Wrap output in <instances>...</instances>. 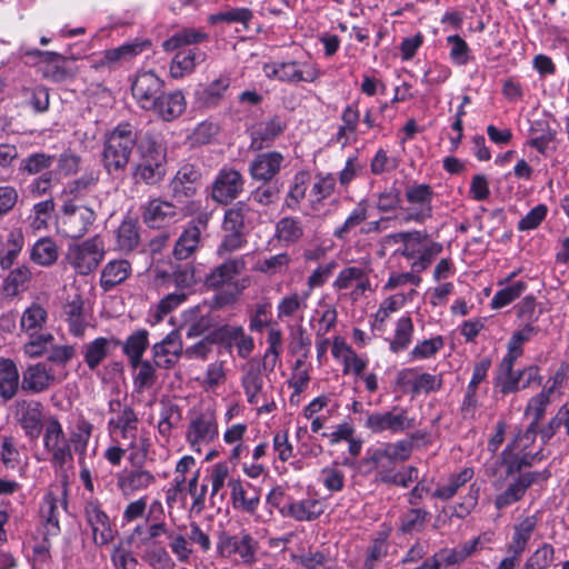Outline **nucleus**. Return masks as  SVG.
I'll list each match as a JSON object with an SVG mask.
<instances>
[{
	"instance_id": "nucleus-1",
	"label": "nucleus",
	"mask_w": 569,
	"mask_h": 569,
	"mask_svg": "<svg viewBox=\"0 0 569 569\" xmlns=\"http://www.w3.org/2000/svg\"><path fill=\"white\" fill-rule=\"evenodd\" d=\"M92 431L93 425L80 416L76 422V430L68 437L59 419L50 416L46 420L42 436L46 460L56 471H61L68 465H72L76 453L79 465H82Z\"/></svg>"
},
{
	"instance_id": "nucleus-2",
	"label": "nucleus",
	"mask_w": 569,
	"mask_h": 569,
	"mask_svg": "<svg viewBox=\"0 0 569 569\" xmlns=\"http://www.w3.org/2000/svg\"><path fill=\"white\" fill-rule=\"evenodd\" d=\"M137 139L133 126L128 122L119 123L106 136L101 158L103 168L109 174L126 170Z\"/></svg>"
},
{
	"instance_id": "nucleus-3",
	"label": "nucleus",
	"mask_w": 569,
	"mask_h": 569,
	"mask_svg": "<svg viewBox=\"0 0 569 569\" xmlns=\"http://www.w3.org/2000/svg\"><path fill=\"white\" fill-rule=\"evenodd\" d=\"M96 211L86 203H74L62 200V204L56 216L57 233L63 238H82L96 221Z\"/></svg>"
},
{
	"instance_id": "nucleus-4",
	"label": "nucleus",
	"mask_w": 569,
	"mask_h": 569,
	"mask_svg": "<svg viewBox=\"0 0 569 569\" xmlns=\"http://www.w3.org/2000/svg\"><path fill=\"white\" fill-rule=\"evenodd\" d=\"M397 243H402V249H397L393 256H402L415 271H423L427 268V233L420 231L397 232L381 239L380 257L385 250Z\"/></svg>"
},
{
	"instance_id": "nucleus-5",
	"label": "nucleus",
	"mask_w": 569,
	"mask_h": 569,
	"mask_svg": "<svg viewBox=\"0 0 569 569\" xmlns=\"http://www.w3.org/2000/svg\"><path fill=\"white\" fill-rule=\"evenodd\" d=\"M26 57L36 59L34 66L41 77L52 83H62L76 77L78 70L73 60L54 51L28 49L23 52Z\"/></svg>"
},
{
	"instance_id": "nucleus-6",
	"label": "nucleus",
	"mask_w": 569,
	"mask_h": 569,
	"mask_svg": "<svg viewBox=\"0 0 569 569\" xmlns=\"http://www.w3.org/2000/svg\"><path fill=\"white\" fill-rule=\"evenodd\" d=\"M164 151L154 142L140 147V158L133 167L132 177L137 183L158 184L166 176Z\"/></svg>"
},
{
	"instance_id": "nucleus-7",
	"label": "nucleus",
	"mask_w": 569,
	"mask_h": 569,
	"mask_svg": "<svg viewBox=\"0 0 569 569\" xmlns=\"http://www.w3.org/2000/svg\"><path fill=\"white\" fill-rule=\"evenodd\" d=\"M218 437V422L216 413L210 410L194 411L188 423L186 441L190 448L200 453L203 446H208Z\"/></svg>"
},
{
	"instance_id": "nucleus-8",
	"label": "nucleus",
	"mask_w": 569,
	"mask_h": 569,
	"mask_svg": "<svg viewBox=\"0 0 569 569\" xmlns=\"http://www.w3.org/2000/svg\"><path fill=\"white\" fill-rule=\"evenodd\" d=\"M104 253L102 239L94 236L80 243L69 246L67 258L78 273L88 274L99 266Z\"/></svg>"
},
{
	"instance_id": "nucleus-9",
	"label": "nucleus",
	"mask_w": 569,
	"mask_h": 569,
	"mask_svg": "<svg viewBox=\"0 0 569 569\" xmlns=\"http://www.w3.org/2000/svg\"><path fill=\"white\" fill-rule=\"evenodd\" d=\"M262 69L267 78L287 83L315 82L321 76L315 64L293 60L268 62Z\"/></svg>"
},
{
	"instance_id": "nucleus-10",
	"label": "nucleus",
	"mask_w": 569,
	"mask_h": 569,
	"mask_svg": "<svg viewBox=\"0 0 569 569\" xmlns=\"http://www.w3.org/2000/svg\"><path fill=\"white\" fill-rule=\"evenodd\" d=\"M217 549L222 557L238 556L242 563L251 565L256 561L259 542L246 530L236 535L222 532Z\"/></svg>"
},
{
	"instance_id": "nucleus-11",
	"label": "nucleus",
	"mask_w": 569,
	"mask_h": 569,
	"mask_svg": "<svg viewBox=\"0 0 569 569\" xmlns=\"http://www.w3.org/2000/svg\"><path fill=\"white\" fill-rule=\"evenodd\" d=\"M244 183L246 180L240 171L223 167L211 184V198L219 204H230L243 192Z\"/></svg>"
},
{
	"instance_id": "nucleus-12",
	"label": "nucleus",
	"mask_w": 569,
	"mask_h": 569,
	"mask_svg": "<svg viewBox=\"0 0 569 569\" xmlns=\"http://www.w3.org/2000/svg\"><path fill=\"white\" fill-rule=\"evenodd\" d=\"M246 268L247 263L243 256L227 259L206 274L203 284L211 290L220 289L223 286H234L237 291L240 292L244 288V284H240L239 281H236V278L240 276Z\"/></svg>"
},
{
	"instance_id": "nucleus-13",
	"label": "nucleus",
	"mask_w": 569,
	"mask_h": 569,
	"mask_svg": "<svg viewBox=\"0 0 569 569\" xmlns=\"http://www.w3.org/2000/svg\"><path fill=\"white\" fill-rule=\"evenodd\" d=\"M163 89L164 81L153 71L138 73L131 84L134 101L146 111L156 107L154 103L164 91Z\"/></svg>"
},
{
	"instance_id": "nucleus-14",
	"label": "nucleus",
	"mask_w": 569,
	"mask_h": 569,
	"mask_svg": "<svg viewBox=\"0 0 569 569\" xmlns=\"http://www.w3.org/2000/svg\"><path fill=\"white\" fill-rule=\"evenodd\" d=\"M211 339L222 346L228 352L236 347L238 356L242 359L249 358L254 349L253 338L246 335L243 327L223 325L211 331Z\"/></svg>"
},
{
	"instance_id": "nucleus-15",
	"label": "nucleus",
	"mask_w": 569,
	"mask_h": 569,
	"mask_svg": "<svg viewBox=\"0 0 569 569\" xmlns=\"http://www.w3.org/2000/svg\"><path fill=\"white\" fill-rule=\"evenodd\" d=\"M143 223L150 229H162L178 221L179 212L173 202L161 198L150 199L141 209Z\"/></svg>"
},
{
	"instance_id": "nucleus-16",
	"label": "nucleus",
	"mask_w": 569,
	"mask_h": 569,
	"mask_svg": "<svg viewBox=\"0 0 569 569\" xmlns=\"http://www.w3.org/2000/svg\"><path fill=\"white\" fill-rule=\"evenodd\" d=\"M412 419H410L407 411L401 408H395L386 412L371 413L366 420V427L373 433L383 431L400 433L412 428Z\"/></svg>"
},
{
	"instance_id": "nucleus-17",
	"label": "nucleus",
	"mask_w": 569,
	"mask_h": 569,
	"mask_svg": "<svg viewBox=\"0 0 569 569\" xmlns=\"http://www.w3.org/2000/svg\"><path fill=\"white\" fill-rule=\"evenodd\" d=\"M59 382L53 369L44 362L29 365L22 371L21 390L27 393H41Z\"/></svg>"
},
{
	"instance_id": "nucleus-18",
	"label": "nucleus",
	"mask_w": 569,
	"mask_h": 569,
	"mask_svg": "<svg viewBox=\"0 0 569 569\" xmlns=\"http://www.w3.org/2000/svg\"><path fill=\"white\" fill-rule=\"evenodd\" d=\"M284 157L279 151L258 153L249 163V174L258 182H271L283 167Z\"/></svg>"
},
{
	"instance_id": "nucleus-19",
	"label": "nucleus",
	"mask_w": 569,
	"mask_h": 569,
	"mask_svg": "<svg viewBox=\"0 0 569 569\" xmlns=\"http://www.w3.org/2000/svg\"><path fill=\"white\" fill-rule=\"evenodd\" d=\"M183 353L181 336L172 330L160 342L152 346V356L156 367L171 369Z\"/></svg>"
},
{
	"instance_id": "nucleus-20",
	"label": "nucleus",
	"mask_w": 569,
	"mask_h": 569,
	"mask_svg": "<svg viewBox=\"0 0 569 569\" xmlns=\"http://www.w3.org/2000/svg\"><path fill=\"white\" fill-rule=\"evenodd\" d=\"M262 369L263 366L256 361L248 362L242 369L241 387L250 405L257 406L261 400H267L268 391L264 390Z\"/></svg>"
},
{
	"instance_id": "nucleus-21",
	"label": "nucleus",
	"mask_w": 569,
	"mask_h": 569,
	"mask_svg": "<svg viewBox=\"0 0 569 569\" xmlns=\"http://www.w3.org/2000/svg\"><path fill=\"white\" fill-rule=\"evenodd\" d=\"M201 173L196 166L183 164L170 182L173 199L178 202L192 198L198 189Z\"/></svg>"
},
{
	"instance_id": "nucleus-22",
	"label": "nucleus",
	"mask_w": 569,
	"mask_h": 569,
	"mask_svg": "<svg viewBox=\"0 0 569 569\" xmlns=\"http://www.w3.org/2000/svg\"><path fill=\"white\" fill-rule=\"evenodd\" d=\"M150 46L151 42L149 40L134 39L133 41L126 42L117 48L104 50L99 61V66L112 68L118 64L129 62L143 51L148 50Z\"/></svg>"
},
{
	"instance_id": "nucleus-23",
	"label": "nucleus",
	"mask_w": 569,
	"mask_h": 569,
	"mask_svg": "<svg viewBox=\"0 0 569 569\" xmlns=\"http://www.w3.org/2000/svg\"><path fill=\"white\" fill-rule=\"evenodd\" d=\"M121 341L114 337H98L86 342L81 347V355L86 366L96 371L100 365L110 356L112 349L120 346Z\"/></svg>"
},
{
	"instance_id": "nucleus-24",
	"label": "nucleus",
	"mask_w": 569,
	"mask_h": 569,
	"mask_svg": "<svg viewBox=\"0 0 569 569\" xmlns=\"http://www.w3.org/2000/svg\"><path fill=\"white\" fill-rule=\"evenodd\" d=\"M156 107L149 111L153 112L159 119L166 122H171L178 119L187 109V100L182 90H173L162 92Z\"/></svg>"
},
{
	"instance_id": "nucleus-25",
	"label": "nucleus",
	"mask_w": 569,
	"mask_h": 569,
	"mask_svg": "<svg viewBox=\"0 0 569 569\" xmlns=\"http://www.w3.org/2000/svg\"><path fill=\"white\" fill-rule=\"evenodd\" d=\"M411 453V442L400 440L393 443H385L372 453L371 460L378 471L391 469L397 462H401L409 458Z\"/></svg>"
},
{
	"instance_id": "nucleus-26",
	"label": "nucleus",
	"mask_w": 569,
	"mask_h": 569,
	"mask_svg": "<svg viewBox=\"0 0 569 569\" xmlns=\"http://www.w3.org/2000/svg\"><path fill=\"white\" fill-rule=\"evenodd\" d=\"M408 207L402 208L401 219L403 222H423L427 218V184H412L406 190Z\"/></svg>"
},
{
	"instance_id": "nucleus-27",
	"label": "nucleus",
	"mask_w": 569,
	"mask_h": 569,
	"mask_svg": "<svg viewBox=\"0 0 569 569\" xmlns=\"http://www.w3.org/2000/svg\"><path fill=\"white\" fill-rule=\"evenodd\" d=\"M88 525L92 529L93 540L97 545L103 546L113 539V530L107 513L101 510L97 502H88L84 508Z\"/></svg>"
},
{
	"instance_id": "nucleus-28",
	"label": "nucleus",
	"mask_w": 569,
	"mask_h": 569,
	"mask_svg": "<svg viewBox=\"0 0 569 569\" xmlns=\"http://www.w3.org/2000/svg\"><path fill=\"white\" fill-rule=\"evenodd\" d=\"M140 467L124 469L117 473V486L123 496H131L137 491L146 490L154 483L156 477Z\"/></svg>"
},
{
	"instance_id": "nucleus-29",
	"label": "nucleus",
	"mask_w": 569,
	"mask_h": 569,
	"mask_svg": "<svg viewBox=\"0 0 569 569\" xmlns=\"http://www.w3.org/2000/svg\"><path fill=\"white\" fill-rule=\"evenodd\" d=\"M480 538L465 542L458 548H443L432 557L429 569H447L449 566L459 565L470 557L478 548Z\"/></svg>"
},
{
	"instance_id": "nucleus-30",
	"label": "nucleus",
	"mask_w": 569,
	"mask_h": 569,
	"mask_svg": "<svg viewBox=\"0 0 569 569\" xmlns=\"http://www.w3.org/2000/svg\"><path fill=\"white\" fill-rule=\"evenodd\" d=\"M228 486L231 489L233 508L253 515L260 503V491L250 483L244 485L240 479H230Z\"/></svg>"
},
{
	"instance_id": "nucleus-31",
	"label": "nucleus",
	"mask_w": 569,
	"mask_h": 569,
	"mask_svg": "<svg viewBox=\"0 0 569 569\" xmlns=\"http://www.w3.org/2000/svg\"><path fill=\"white\" fill-rule=\"evenodd\" d=\"M138 423L139 419L136 411L126 406L116 418L109 420L108 427L119 441L127 443L133 441L134 435L138 433Z\"/></svg>"
},
{
	"instance_id": "nucleus-32",
	"label": "nucleus",
	"mask_w": 569,
	"mask_h": 569,
	"mask_svg": "<svg viewBox=\"0 0 569 569\" xmlns=\"http://www.w3.org/2000/svg\"><path fill=\"white\" fill-rule=\"evenodd\" d=\"M336 191V177L332 173H318L309 192L308 202L313 213H319L325 208V201L330 199Z\"/></svg>"
},
{
	"instance_id": "nucleus-33",
	"label": "nucleus",
	"mask_w": 569,
	"mask_h": 569,
	"mask_svg": "<svg viewBox=\"0 0 569 569\" xmlns=\"http://www.w3.org/2000/svg\"><path fill=\"white\" fill-rule=\"evenodd\" d=\"M281 513L297 521H312L323 513V506L316 498L291 500L281 510Z\"/></svg>"
},
{
	"instance_id": "nucleus-34",
	"label": "nucleus",
	"mask_w": 569,
	"mask_h": 569,
	"mask_svg": "<svg viewBox=\"0 0 569 569\" xmlns=\"http://www.w3.org/2000/svg\"><path fill=\"white\" fill-rule=\"evenodd\" d=\"M206 58V52L199 48H189L178 51L170 64L171 77L178 79L182 78L184 74L191 73Z\"/></svg>"
},
{
	"instance_id": "nucleus-35",
	"label": "nucleus",
	"mask_w": 569,
	"mask_h": 569,
	"mask_svg": "<svg viewBox=\"0 0 569 569\" xmlns=\"http://www.w3.org/2000/svg\"><path fill=\"white\" fill-rule=\"evenodd\" d=\"M56 160V154L43 151L32 152L20 160L18 171L23 177L43 176L48 172H53L52 167Z\"/></svg>"
},
{
	"instance_id": "nucleus-36",
	"label": "nucleus",
	"mask_w": 569,
	"mask_h": 569,
	"mask_svg": "<svg viewBox=\"0 0 569 569\" xmlns=\"http://www.w3.org/2000/svg\"><path fill=\"white\" fill-rule=\"evenodd\" d=\"M231 82L232 79L229 73H221L203 89L197 91V98L202 106L207 108H216L226 98Z\"/></svg>"
},
{
	"instance_id": "nucleus-37",
	"label": "nucleus",
	"mask_w": 569,
	"mask_h": 569,
	"mask_svg": "<svg viewBox=\"0 0 569 569\" xmlns=\"http://www.w3.org/2000/svg\"><path fill=\"white\" fill-rule=\"evenodd\" d=\"M131 272L132 268L128 260H111L102 268L100 276V287L104 291H110L124 282L131 276Z\"/></svg>"
},
{
	"instance_id": "nucleus-38",
	"label": "nucleus",
	"mask_w": 569,
	"mask_h": 569,
	"mask_svg": "<svg viewBox=\"0 0 569 569\" xmlns=\"http://www.w3.org/2000/svg\"><path fill=\"white\" fill-rule=\"evenodd\" d=\"M19 422L27 437H39L42 430V406L38 401H22Z\"/></svg>"
},
{
	"instance_id": "nucleus-39",
	"label": "nucleus",
	"mask_w": 569,
	"mask_h": 569,
	"mask_svg": "<svg viewBox=\"0 0 569 569\" xmlns=\"http://www.w3.org/2000/svg\"><path fill=\"white\" fill-rule=\"evenodd\" d=\"M17 365L8 358H0V397L9 401L17 395L21 382Z\"/></svg>"
},
{
	"instance_id": "nucleus-40",
	"label": "nucleus",
	"mask_w": 569,
	"mask_h": 569,
	"mask_svg": "<svg viewBox=\"0 0 569 569\" xmlns=\"http://www.w3.org/2000/svg\"><path fill=\"white\" fill-rule=\"evenodd\" d=\"M24 246V236L21 229H11L1 236L0 253H2L1 269L9 270L16 262Z\"/></svg>"
},
{
	"instance_id": "nucleus-41",
	"label": "nucleus",
	"mask_w": 569,
	"mask_h": 569,
	"mask_svg": "<svg viewBox=\"0 0 569 569\" xmlns=\"http://www.w3.org/2000/svg\"><path fill=\"white\" fill-rule=\"evenodd\" d=\"M99 173L89 171L78 179L70 181L63 190L62 200H69L74 203H84V196L97 187Z\"/></svg>"
},
{
	"instance_id": "nucleus-42",
	"label": "nucleus",
	"mask_w": 569,
	"mask_h": 569,
	"mask_svg": "<svg viewBox=\"0 0 569 569\" xmlns=\"http://www.w3.org/2000/svg\"><path fill=\"white\" fill-rule=\"evenodd\" d=\"M309 178H310L309 172L305 171V170L297 171L293 174L292 181L289 186V190L287 191L283 202H282V206H281L282 211L299 210L302 200L306 198Z\"/></svg>"
},
{
	"instance_id": "nucleus-43",
	"label": "nucleus",
	"mask_w": 569,
	"mask_h": 569,
	"mask_svg": "<svg viewBox=\"0 0 569 569\" xmlns=\"http://www.w3.org/2000/svg\"><path fill=\"white\" fill-rule=\"evenodd\" d=\"M396 382L403 393L419 395L427 390V371L422 367L405 368L398 373Z\"/></svg>"
},
{
	"instance_id": "nucleus-44",
	"label": "nucleus",
	"mask_w": 569,
	"mask_h": 569,
	"mask_svg": "<svg viewBox=\"0 0 569 569\" xmlns=\"http://www.w3.org/2000/svg\"><path fill=\"white\" fill-rule=\"evenodd\" d=\"M120 346L131 367L136 368L149 346V332L146 329H139L128 336Z\"/></svg>"
},
{
	"instance_id": "nucleus-45",
	"label": "nucleus",
	"mask_w": 569,
	"mask_h": 569,
	"mask_svg": "<svg viewBox=\"0 0 569 569\" xmlns=\"http://www.w3.org/2000/svg\"><path fill=\"white\" fill-rule=\"evenodd\" d=\"M529 133L530 139L527 141L528 146L535 148L542 156L547 154L548 144L556 139L557 134L556 130H553L545 119L533 121Z\"/></svg>"
},
{
	"instance_id": "nucleus-46",
	"label": "nucleus",
	"mask_w": 569,
	"mask_h": 569,
	"mask_svg": "<svg viewBox=\"0 0 569 569\" xmlns=\"http://www.w3.org/2000/svg\"><path fill=\"white\" fill-rule=\"evenodd\" d=\"M208 38V33L201 29L183 28L176 31L169 39L163 41L162 48L168 52L174 51L186 46L204 42Z\"/></svg>"
},
{
	"instance_id": "nucleus-47",
	"label": "nucleus",
	"mask_w": 569,
	"mask_h": 569,
	"mask_svg": "<svg viewBox=\"0 0 569 569\" xmlns=\"http://www.w3.org/2000/svg\"><path fill=\"white\" fill-rule=\"evenodd\" d=\"M201 242V231L193 226H187L176 241L173 257L177 260L190 258L199 248Z\"/></svg>"
},
{
	"instance_id": "nucleus-48",
	"label": "nucleus",
	"mask_w": 569,
	"mask_h": 569,
	"mask_svg": "<svg viewBox=\"0 0 569 569\" xmlns=\"http://www.w3.org/2000/svg\"><path fill=\"white\" fill-rule=\"evenodd\" d=\"M303 232L302 221L298 217H283L276 224L277 239L287 246L297 243Z\"/></svg>"
},
{
	"instance_id": "nucleus-49",
	"label": "nucleus",
	"mask_w": 569,
	"mask_h": 569,
	"mask_svg": "<svg viewBox=\"0 0 569 569\" xmlns=\"http://www.w3.org/2000/svg\"><path fill=\"white\" fill-rule=\"evenodd\" d=\"M528 489V482H525L522 477L518 475L517 478L508 483L502 492L496 496L493 501L495 507L498 510H502L512 506L525 497Z\"/></svg>"
},
{
	"instance_id": "nucleus-50",
	"label": "nucleus",
	"mask_w": 569,
	"mask_h": 569,
	"mask_svg": "<svg viewBox=\"0 0 569 569\" xmlns=\"http://www.w3.org/2000/svg\"><path fill=\"white\" fill-rule=\"evenodd\" d=\"M69 331L74 337H82L87 327L83 315V300L77 296L64 306Z\"/></svg>"
},
{
	"instance_id": "nucleus-51",
	"label": "nucleus",
	"mask_w": 569,
	"mask_h": 569,
	"mask_svg": "<svg viewBox=\"0 0 569 569\" xmlns=\"http://www.w3.org/2000/svg\"><path fill=\"white\" fill-rule=\"evenodd\" d=\"M47 310L39 303H32L22 313L20 319L21 330L29 336L38 333L47 322Z\"/></svg>"
},
{
	"instance_id": "nucleus-52",
	"label": "nucleus",
	"mask_w": 569,
	"mask_h": 569,
	"mask_svg": "<svg viewBox=\"0 0 569 569\" xmlns=\"http://www.w3.org/2000/svg\"><path fill=\"white\" fill-rule=\"evenodd\" d=\"M252 212L248 201H237L224 211L222 230L243 231L244 219Z\"/></svg>"
},
{
	"instance_id": "nucleus-53",
	"label": "nucleus",
	"mask_w": 569,
	"mask_h": 569,
	"mask_svg": "<svg viewBox=\"0 0 569 569\" xmlns=\"http://www.w3.org/2000/svg\"><path fill=\"white\" fill-rule=\"evenodd\" d=\"M30 259L39 266H51L58 259V248L50 238H41L31 248Z\"/></svg>"
},
{
	"instance_id": "nucleus-54",
	"label": "nucleus",
	"mask_w": 569,
	"mask_h": 569,
	"mask_svg": "<svg viewBox=\"0 0 569 569\" xmlns=\"http://www.w3.org/2000/svg\"><path fill=\"white\" fill-rule=\"evenodd\" d=\"M40 517L46 525L47 535L56 536L60 532L58 499L52 493H48L43 497L40 507Z\"/></svg>"
},
{
	"instance_id": "nucleus-55",
	"label": "nucleus",
	"mask_w": 569,
	"mask_h": 569,
	"mask_svg": "<svg viewBox=\"0 0 569 569\" xmlns=\"http://www.w3.org/2000/svg\"><path fill=\"white\" fill-rule=\"evenodd\" d=\"M252 19L253 12L249 8L229 7L223 11L210 14L208 22L212 26L218 23H241L244 27H248Z\"/></svg>"
},
{
	"instance_id": "nucleus-56",
	"label": "nucleus",
	"mask_w": 569,
	"mask_h": 569,
	"mask_svg": "<svg viewBox=\"0 0 569 569\" xmlns=\"http://www.w3.org/2000/svg\"><path fill=\"white\" fill-rule=\"evenodd\" d=\"M473 477L472 468H463L459 473L451 475L449 479L437 487L433 496L447 500L456 495L458 489Z\"/></svg>"
},
{
	"instance_id": "nucleus-57",
	"label": "nucleus",
	"mask_w": 569,
	"mask_h": 569,
	"mask_svg": "<svg viewBox=\"0 0 569 569\" xmlns=\"http://www.w3.org/2000/svg\"><path fill=\"white\" fill-rule=\"evenodd\" d=\"M309 292H292L284 296L277 306V317L282 320L284 318L293 317L298 311L307 308V300Z\"/></svg>"
},
{
	"instance_id": "nucleus-58",
	"label": "nucleus",
	"mask_w": 569,
	"mask_h": 569,
	"mask_svg": "<svg viewBox=\"0 0 569 569\" xmlns=\"http://www.w3.org/2000/svg\"><path fill=\"white\" fill-rule=\"evenodd\" d=\"M388 549L387 536L381 532L368 546L362 569H375L387 557Z\"/></svg>"
},
{
	"instance_id": "nucleus-59",
	"label": "nucleus",
	"mask_w": 569,
	"mask_h": 569,
	"mask_svg": "<svg viewBox=\"0 0 569 569\" xmlns=\"http://www.w3.org/2000/svg\"><path fill=\"white\" fill-rule=\"evenodd\" d=\"M139 229L137 221L126 219L117 230V243L120 250L131 251L139 244Z\"/></svg>"
},
{
	"instance_id": "nucleus-60",
	"label": "nucleus",
	"mask_w": 569,
	"mask_h": 569,
	"mask_svg": "<svg viewBox=\"0 0 569 569\" xmlns=\"http://www.w3.org/2000/svg\"><path fill=\"white\" fill-rule=\"evenodd\" d=\"M550 403V396H548L542 390L532 397L526 407L525 415L529 418H532L531 423L529 426L528 432H535L539 422L545 417L547 407Z\"/></svg>"
},
{
	"instance_id": "nucleus-61",
	"label": "nucleus",
	"mask_w": 569,
	"mask_h": 569,
	"mask_svg": "<svg viewBox=\"0 0 569 569\" xmlns=\"http://www.w3.org/2000/svg\"><path fill=\"white\" fill-rule=\"evenodd\" d=\"M280 192L281 183L277 180L271 182H261L260 186L250 192L249 199L262 207H270L279 200Z\"/></svg>"
},
{
	"instance_id": "nucleus-62",
	"label": "nucleus",
	"mask_w": 569,
	"mask_h": 569,
	"mask_svg": "<svg viewBox=\"0 0 569 569\" xmlns=\"http://www.w3.org/2000/svg\"><path fill=\"white\" fill-rule=\"evenodd\" d=\"M366 219L367 206L363 202H359L347 217L345 222L340 227L335 229L333 237L338 240L347 241L351 230L358 227Z\"/></svg>"
},
{
	"instance_id": "nucleus-63",
	"label": "nucleus",
	"mask_w": 569,
	"mask_h": 569,
	"mask_svg": "<svg viewBox=\"0 0 569 569\" xmlns=\"http://www.w3.org/2000/svg\"><path fill=\"white\" fill-rule=\"evenodd\" d=\"M31 271L27 266H19L7 274L3 281V290L10 295L14 296L20 290L24 289L28 282L31 280Z\"/></svg>"
},
{
	"instance_id": "nucleus-64",
	"label": "nucleus",
	"mask_w": 569,
	"mask_h": 569,
	"mask_svg": "<svg viewBox=\"0 0 569 569\" xmlns=\"http://www.w3.org/2000/svg\"><path fill=\"white\" fill-rule=\"evenodd\" d=\"M555 548L543 543L526 561L523 569H549L553 562Z\"/></svg>"
}]
</instances>
